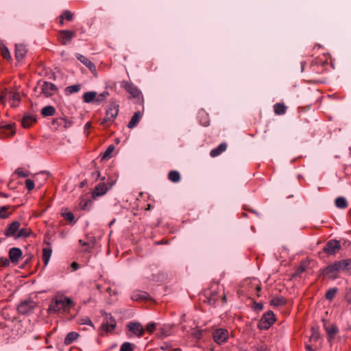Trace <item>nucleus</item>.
Masks as SVG:
<instances>
[{
	"mask_svg": "<svg viewBox=\"0 0 351 351\" xmlns=\"http://www.w3.org/2000/svg\"><path fill=\"white\" fill-rule=\"evenodd\" d=\"M75 306L71 298L67 297L62 292L58 291L50 300L47 312L49 314H67Z\"/></svg>",
	"mask_w": 351,
	"mask_h": 351,
	"instance_id": "nucleus-1",
	"label": "nucleus"
},
{
	"mask_svg": "<svg viewBox=\"0 0 351 351\" xmlns=\"http://www.w3.org/2000/svg\"><path fill=\"white\" fill-rule=\"evenodd\" d=\"M275 315L273 311H268L266 312L259 320L258 328L260 330H267L275 322Z\"/></svg>",
	"mask_w": 351,
	"mask_h": 351,
	"instance_id": "nucleus-2",
	"label": "nucleus"
},
{
	"mask_svg": "<svg viewBox=\"0 0 351 351\" xmlns=\"http://www.w3.org/2000/svg\"><path fill=\"white\" fill-rule=\"evenodd\" d=\"M340 248L341 245L339 241L336 239H332L326 243L323 250L328 255H335Z\"/></svg>",
	"mask_w": 351,
	"mask_h": 351,
	"instance_id": "nucleus-3",
	"label": "nucleus"
},
{
	"mask_svg": "<svg viewBox=\"0 0 351 351\" xmlns=\"http://www.w3.org/2000/svg\"><path fill=\"white\" fill-rule=\"evenodd\" d=\"M36 307V303L32 300H24L18 306V312L21 314H28Z\"/></svg>",
	"mask_w": 351,
	"mask_h": 351,
	"instance_id": "nucleus-4",
	"label": "nucleus"
},
{
	"mask_svg": "<svg viewBox=\"0 0 351 351\" xmlns=\"http://www.w3.org/2000/svg\"><path fill=\"white\" fill-rule=\"evenodd\" d=\"M228 337V332L227 330L223 328L216 329L213 334V339L217 344H222L224 343L227 340Z\"/></svg>",
	"mask_w": 351,
	"mask_h": 351,
	"instance_id": "nucleus-5",
	"label": "nucleus"
},
{
	"mask_svg": "<svg viewBox=\"0 0 351 351\" xmlns=\"http://www.w3.org/2000/svg\"><path fill=\"white\" fill-rule=\"evenodd\" d=\"M21 227V223L18 221H14L4 230V234L7 237H14L16 239V235L18 233L19 228Z\"/></svg>",
	"mask_w": 351,
	"mask_h": 351,
	"instance_id": "nucleus-6",
	"label": "nucleus"
},
{
	"mask_svg": "<svg viewBox=\"0 0 351 351\" xmlns=\"http://www.w3.org/2000/svg\"><path fill=\"white\" fill-rule=\"evenodd\" d=\"M127 328L132 334L136 337H140L144 333V328L139 322H130L127 325Z\"/></svg>",
	"mask_w": 351,
	"mask_h": 351,
	"instance_id": "nucleus-7",
	"label": "nucleus"
},
{
	"mask_svg": "<svg viewBox=\"0 0 351 351\" xmlns=\"http://www.w3.org/2000/svg\"><path fill=\"white\" fill-rule=\"evenodd\" d=\"M121 87L123 88L132 97H138L141 95V91L132 82L123 81L121 82Z\"/></svg>",
	"mask_w": 351,
	"mask_h": 351,
	"instance_id": "nucleus-8",
	"label": "nucleus"
},
{
	"mask_svg": "<svg viewBox=\"0 0 351 351\" xmlns=\"http://www.w3.org/2000/svg\"><path fill=\"white\" fill-rule=\"evenodd\" d=\"M42 93L46 97H50L55 94L57 91V86L53 83L44 82L41 86Z\"/></svg>",
	"mask_w": 351,
	"mask_h": 351,
	"instance_id": "nucleus-9",
	"label": "nucleus"
},
{
	"mask_svg": "<svg viewBox=\"0 0 351 351\" xmlns=\"http://www.w3.org/2000/svg\"><path fill=\"white\" fill-rule=\"evenodd\" d=\"M324 322V328L326 331L328 338L329 341H331L335 338L336 335L339 332V328L336 324H328L323 320Z\"/></svg>",
	"mask_w": 351,
	"mask_h": 351,
	"instance_id": "nucleus-10",
	"label": "nucleus"
},
{
	"mask_svg": "<svg viewBox=\"0 0 351 351\" xmlns=\"http://www.w3.org/2000/svg\"><path fill=\"white\" fill-rule=\"evenodd\" d=\"M9 258L14 265H16L23 255L21 250L19 247H12L9 250Z\"/></svg>",
	"mask_w": 351,
	"mask_h": 351,
	"instance_id": "nucleus-11",
	"label": "nucleus"
},
{
	"mask_svg": "<svg viewBox=\"0 0 351 351\" xmlns=\"http://www.w3.org/2000/svg\"><path fill=\"white\" fill-rule=\"evenodd\" d=\"M75 36V32L69 30H62L60 32L59 38L62 45H66L71 43L72 38Z\"/></svg>",
	"mask_w": 351,
	"mask_h": 351,
	"instance_id": "nucleus-12",
	"label": "nucleus"
},
{
	"mask_svg": "<svg viewBox=\"0 0 351 351\" xmlns=\"http://www.w3.org/2000/svg\"><path fill=\"white\" fill-rule=\"evenodd\" d=\"M95 242V239L93 237L87 238L86 241L83 239L79 241L80 244L83 247L82 250L84 252H90L94 247Z\"/></svg>",
	"mask_w": 351,
	"mask_h": 351,
	"instance_id": "nucleus-13",
	"label": "nucleus"
},
{
	"mask_svg": "<svg viewBox=\"0 0 351 351\" xmlns=\"http://www.w3.org/2000/svg\"><path fill=\"white\" fill-rule=\"evenodd\" d=\"M75 56L77 59L86 66H87L92 73L96 72L95 65L88 58L80 53H77Z\"/></svg>",
	"mask_w": 351,
	"mask_h": 351,
	"instance_id": "nucleus-14",
	"label": "nucleus"
},
{
	"mask_svg": "<svg viewBox=\"0 0 351 351\" xmlns=\"http://www.w3.org/2000/svg\"><path fill=\"white\" fill-rule=\"evenodd\" d=\"M155 330H157V335L160 338L166 337L171 334V326L168 325H164V326H160L158 328L155 324Z\"/></svg>",
	"mask_w": 351,
	"mask_h": 351,
	"instance_id": "nucleus-15",
	"label": "nucleus"
},
{
	"mask_svg": "<svg viewBox=\"0 0 351 351\" xmlns=\"http://www.w3.org/2000/svg\"><path fill=\"white\" fill-rule=\"evenodd\" d=\"M108 190V187L104 182L99 183L93 191V197L94 198L100 197L106 193Z\"/></svg>",
	"mask_w": 351,
	"mask_h": 351,
	"instance_id": "nucleus-16",
	"label": "nucleus"
},
{
	"mask_svg": "<svg viewBox=\"0 0 351 351\" xmlns=\"http://www.w3.org/2000/svg\"><path fill=\"white\" fill-rule=\"evenodd\" d=\"M341 270V264L339 261H337L333 264L328 265L323 269L324 275H330L335 274Z\"/></svg>",
	"mask_w": 351,
	"mask_h": 351,
	"instance_id": "nucleus-17",
	"label": "nucleus"
},
{
	"mask_svg": "<svg viewBox=\"0 0 351 351\" xmlns=\"http://www.w3.org/2000/svg\"><path fill=\"white\" fill-rule=\"evenodd\" d=\"M26 52L27 50L24 45L21 44L15 45V57L17 60H22L25 57Z\"/></svg>",
	"mask_w": 351,
	"mask_h": 351,
	"instance_id": "nucleus-18",
	"label": "nucleus"
},
{
	"mask_svg": "<svg viewBox=\"0 0 351 351\" xmlns=\"http://www.w3.org/2000/svg\"><path fill=\"white\" fill-rule=\"evenodd\" d=\"M142 117V114L141 111L138 110L136 111L133 116L132 117L130 121H129L128 124V127L130 129H132L135 128L138 123H139Z\"/></svg>",
	"mask_w": 351,
	"mask_h": 351,
	"instance_id": "nucleus-19",
	"label": "nucleus"
},
{
	"mask_svg": "<svg viewBox=\"0 0 351 351\" xmlns=\"http://www.w3.org/2000/svg\"><path fill=\"white\" fill-rule=\"evenodd\" d=\"M36 121V117L33 114L25 115L21 121V124L24 128H29L32 123Z\"/></svg>",
	"mask_w": 351,
	"mask_h": 351,
	"instance_id": "nucleus-20",
	"label": "nucleus"
},
{
	"mask_svg": "<svg viewBox=\"0 0 351 351\" xmlns=\"http://www.w3.org/2000/svg\"><path fill=\"white\" fill-rule=\"evenodd\" d=\"M106 112H107V115L110 114L111 118H116L119 112V106L115 103H111Z\"/></svg>",
	"mask_w": 351,
	"mask_h": 351,
	"instance_id": "nucleus-21",
	"label": "nucleus"
},
{
	"mask_svg": "<svg viewBox=\"0 0 351 351\" xmlns=\"http://www.w3.org/2000/svg\"><path fill=\"white\" fill-rule=\"evenodd\" d=\"M227 148V145L225 143L219 144L216 148L213 149L210 152L211 157H216L224 152Z\"/></svg>",
	"mask_w": 351,
	"mask_h": 351,
	"instance_id": "nucleus-22",
	"label": "nucleus"
},
{
	"mask_svg": "<svg viewBox=\"0 0 351 351\" xmlns=\"http://www.w3.org/2000/svg\"><path fill=\"white\" fill-rule=\"evenodd\" d=\"M31 234V230L27 228H19L16 239H25L28 237Z\"/></svg>",
	"mask_w": 351,
	"mask_h": 351,
	"instance_id": "nucleus-23",
	"label": "nucleus"
},
{
	"mask_svg": "<svg viewBox=\"0 0 351 351\" xmlns=\"http://www.w3.org/2000/svg\"><path fill=\"white\" fill-rule=\"evenodd\" d=\"M270 303L274 306H281L285 304L286 300L282 296H276L271 300Z\"/></svg>",
	"mask_w": 351,
	"mask_h": 351,
	"instance_id": "nucleus-24",
	"label": "nucleus"
},
{
	"mask_svg": "<svg viewBox=\"0 0 351 351\" xmlns=\"http://www.w3.org/2000/svg\"><path fill=\"white\" fill-rule=\"evenodd\" d=\"M96 96L97 93L95 91L86 92L83 95V100L85 103H91L93 101H95Z\"/></svg>",
	"mask_w": 351,
	"mask_h": 351,
	"instance_id": "nucleus-25",
	"label": "nucleus"
},
{
	"mask_svg": "<svg viewBox=\"0 0 351 351\" xmlns=\"http://www.w3.org/2000/svg\"><path fill=\"white\" fill-rule=\"evenodd\" d=\"M78 334L75 332H69L66 337L64 338V344L66 345H69L71 343H72L77 337H78Z\"/></svg>",
	"mask_w": 351,
	"mask_h": 351,
	"instance_id": "nucleus-26",
	"label": "nucleus"
},
{
	"mask_svg": "<svg viewBox=\"0 0 351 351\" xmlns=\"http://www.w3.org/2000/svg\"><path fill=\"white\" fill-rule=\"evenodd\" d=\"M55 112L56 109L52 106H45L41 110V114L44 117L53 116L55 114Z\"/></svg>",
	"mask_w": 351,
	"mask_h": 351,
	"instance_id": "nucleus-27",
	"label": "nucleus"
},
{
	"mask_svg": "<svg viewBox=\"0 0 351 351\" xmlns=\"http://www.w3.org/2000/svg\"><path fill=\"white\" fill-rule=\"evenodd\" d=\"M338 291L339 289L337 287L330 288L326 293V299L329 301H332L336 296Z\"/></svg>",
	"mask_w": 351,
	"mask_h": 351,
	"instance_id": "nucleus-28",
	"label": "nucleus"
},
{
	"mask_svg": "<svg viewBox=\"0 0 351 351\" xmlns=\"http://www.w3.org/2000/svg\"><path fill=\"white\" fill-rule=\"evenodd\" d=\"M168 178L172 182L176 183L180 180V174L178 171L173 170L169 173Z\"/></svg>",
	"mask_w": 351,
	"mask_h": 351,
	"instance_id": "nucleus-29",
	"label": "nucleus"
},
{
	"mask_svg": "<svg viewBox=\"0 0 351 351\" xmlns=\"http://www.w3.org/2000/svg\"><path fill=\"white\" fill-rule=\"evenodd\" d=\"M335 206L341 209H344L348 206V202L345 197H338L335 199Z\"/></svg>",
	"mask_w": 351,
	"mask_h": 351,
	"instance_id": "nucleus-30",
	"label": "nucleus"
},
{
	"mask_svg": "<svg viewBox=\"0 0 351 351\" xmlns=\"http://www.w3.org/2000/svg\"><path fill=\"white\" fill-rule=\"evenodd\" d=\"M52 250L50 248H44L43 250V260L45 265H47L50 260Z\"/></svg>",
	"mask_w": 351,
	"mask_h": 351,
	"instance_id": "nucleus-31",
	"label": "nucleus"
},
{
	"mask_svg": "<svg viewBox=\"0 0 351 351\" xmlns=\"http://www.w3.org/2000/svg\"><path fill=\"white\" fill-rule=\"evenodd\" d=\"M81 88L80 84H74L72 86H69L65 88V92L68 95L73 94L77 93Z\"/></svg>",
	"mask_w": 351,
	"mask_h": 351,
	"instance_id": "nucleus-32",
	"label": "nucleus"
},
{
	"mask_svg": "<svg viewBox=\"0 0 351 351\" xmlns=\"http://www.w3.org/2000/svg\"><path fill=\"white\" fill-rule=\"evenodd\" d=\"M10 208V206H4L0 207V218L6 219L10 217L11 215V213L8 210Z\"/></svg>",
	"mask_w": 351,
	"mask_h": 351,
	"instance_id": "nucleus-33",
	"label": "nucleus"
},
{
	"mask_svg": "<svg viewBox=\"0 0 351 351\" xmlns=\"http://www.w3.org/2000/svg\"><path fill=\"white\" fill-rule=\"evenodd\" d=\"M274 112L277 114H283L286 112V107L283 104L277 103L274 105Z\"/></svg>",
	"mask_w": 351,
	"mask_h": 351,
	"instance_id": "nucleus-34",
	"label": "nucleus"
},
{
	"mask_svg": "<svg viewBox=\"0 0 351 351\" xmlns=\"http://www.w3.org/2000/svg\"><path fill=\"white\" fill-rule=\"evenodd\" d=\"M341 264V270H347L350 271L351 270V259H346L339 261Z\"/></svg>",
	"mask_w": 351,
	"mask_h": 351,
	"instance_id": "nucleus-35",
	"label": "nucleus"
},
{
	"mask_svg": "<svg viewBox=\"0 0 351 351\" xmlns=\"http://www.w3.org/2000/svg\"><path fill=\"white\" fill-rule=\"evenodd\" d=\"M114 147L112 145H110L108 147L105 152L102 155V160L108 159L110 158L112 152L114 151Z\"/></svg>",
	"mask_w": 351,
	"mask_h": 351,
	"instance_id": "nucleus-36",
	"label": "nucleus"
},
{
	"mask_svg": "<svg viewBox=\"0 0 351 351\" xmlns=\"http://www.w3.org/2000/svg\"><path fill=\"white\" fill-rule=\"evenodd\" d=\"M1 56L3 57V58L6 60H10L11 56L10 53V51L5 45H1Z\"/></svg>",
	"mask_w": 351,
	"mask_h": 351,
	"instance_id": "nucleus-37",
	"label": "nucleus"
},
{
	"mask_svg": "<svg viewBox=\"0 0 351 351\" xmlns=\"http://www.w3.org/2000/svg\"><path fill=\"white\" fill-rule=\"evenodd\" d=\"M312 334L310 337L309 341L311 342H316L319 339V333L315 328H311Z\"/></svg>",
	"mask_w": 351,
	"mask_h": 351,
	"instance_id": "nucleus-38",
	"label": "nucleus"
},
{
	"mask_svg": "<svg viewBox=\"0 0 351 351\" xmlns=\"http://www.w3.org/2000/svg\"><path fill=\"white\" fill-rule=\"evenodd\" d=\"M62 216L70 223H75L74 215L71 212H64L62 213Z\"/></svg>",
	"mask_w": 351,
	"mask_h": 351,
	"instance_id": "nucleus-39",
	"label": "nucleus"
},
{
	"mask_svg": "<svg viewBox=\"0 0 351 351\" xmlns=\"http://www.w3.org/2000/svg\"><path fill=\"white\" fill-rule=\"evenodd\" d=\"M134 346L130 342H124L121 348L120 351H133Z\"/></svg>",
	"mask_w": 351,
	"mask_h": 351,
	"instance_id": "nucleus-40",
	"label": "nucleus"
},
{
	"mask_svg": "<svg viewBox=\"0 0 351 351\" xmlns=\"http://www.w3.org/2000/svg\"><path fill=\"white\" fill-rule=\"evenodd\" d=\"M109 93L107 91H104L97 96L95 97V102L97 104H100L101 102L104 101L106 97L108 96Z\"/></svg>",
	"mask_w": 351,
	"mask_h": 351,
	"instance_id": "nucleus-41",
	"label": "nucleus"
},
{
	"mask_svg": "<svg viewBox=\"0 0 351 351\" xmlns=\"http://www.w3.org/2000/svg\"><path fill=\"white\" fill-rule=\"evenodd\" d=\"M78 323L82 325H89L93 327V324L88 317L84 316L78 319Z\"/></svg>",
	"mask_w": 351,
	"mask_h": 351,
	"instance_id": "nucleus-42",
	"label": "nucleus"
},
{
	"mask_svg": "<svg viewBox=\"0 0 351 351\" xmlns=\"http://www.w3.org/2000/svg\"><path fill=\"white\" fill-rule=\"evenodd\" d=\"M8 97L14 102H18L20 100V95L19 93L8 92Z\"/></svg>",
	"mask_w": 351,
	"mask_h": 351,
	"instance_id": "nucleus-43",
	"label": "nucleus"
},
{
	"mask_svg": "<svg viewBox=\"0 0 351 351\" xmlns=\"http://www.w3.org/2000/svg\"><path fill=\"white\" fill-rule=\"evenodd\" d=\"M61 18L66 19L67 21H71L73 20V15L69 10H65L61 15Z\"/></svg>",
	"mask_w": 351,
	"mask_h": 351,
	"instance_id": "nucleus-44",
	"label": "nucleus"
},
{
	"mask_svg": "<svg viewBox=\"0 0 351 351\" xmlns=\"http://www.w3.org/2000/svg\"><path fill=\"white\" fill-rule=\"evenodd\" d=\"M15 173L21 178H26L29 176V172L25 171L21 168H18L15 170Z\"/></svg>",
	"mask_w": 351,
	"mask_h": 351,
	"instance_id": "nucleus-45",
	"label": "nucleus"
},
{
	"mask_svg": "<svg viewBox=\"0 0 351 351\" xmlns=\"http://www.w3.org/2000/svg\"><path fill=\"white\" fill-rule=\"evenodd\" d=\"M116 327V323L114 319H110V323H107L106 330L108 332L112 331Z\"/></svg>",
	"mask_w": 351,
	"mask_h": 351,
	"instance_id": "nucleus-46",
	"label": "nucleus"
},
{
	"mask_svg": "<svg viewBox=\"0 0 351 351\" xmlns=\"http://www.w3.org/2000/svg\"><path fill=\"white\" fill-rule=\"evenodd\" d=\"M25 186L28 191H32L34 188V182L30 179H27L25 180Z\"/></svg>",
	"mask_w": 351,
	"mask_h": 351,
	"instance_id": "nucleus-47",
	"label": "nucleus"
},
{
	"mask_svg": "<svg viewBox=\"0 0 351 351\" xmlns=\"http://www.w3.org/2000/svg\"><path fill=\"white\" fill-rule=\"evenodd\" d=\"M10 258L8 259L7 258H0V263L3 267H8L10 265Z\"/></svg>",
	"mask_w": 351,
	"mask_h": 351,
	"instance_id": "nucleus-48",
	"label": "nucleus"
},
{
	"mask_svg": "<svg viewBox=\"0 0 351 351\" xmlns=\"http://www.w3.org/2000/svg\"><path fill=\"white\" fill-rule=\"evenodd\" d=\"M90 204V201L88 199H83L80 202V206L82 209H86L87 206Z\"/></svg>",
	"mask_w": 351,
	"mask_h": 351,
	"instance_id": "nucleus-49",
	"label": "nucleus"
},
{
	"mask_svg": "<svg viewBox=\"0 0 351 351\" xmlns=\"http://www.w3.org/2000/svg\"><path fill=\"white\" fill-rule=\"evenodd\" d=\"M346 300L349 304H351V287L346 292Z\"/></svg>",
	"mask_w": 351,
	"mask_h": 351,
	"instance_id": "nucleus-50",
	"label": "nucleus"
},
{
	"mask_svg": "<svg viewBox=\"0 0 351 351\" xmlns=\"http://www.w3.org/2000/svg\"><path fill=\"white\" fill-rule=\"evenodd\" d=\"M109 123H112L110 119L108 118V117L105 116V117L102 119L100 124L102 125H105Z\"/></svg>",
	"mask_w": 351,
	"mask_h": 351,
	"instance_id": "nucleus-51",
	"label": "nucleus"
},
{
	"mask_svg": "<svg viewBox=\"0 0 351 351\" xmlns=\"http://www.w3.org/2000/svg\"><path fill=\"white\" fill-rule=\"evenodd\" d=\"M146 329L152 333L154 331V322H150L147 325Z\"/></svg>",
	"mask_w": 351,
	"mask_h": 351,
	"instance_id": "nucleus-52",
	"label": "nucleus"
},
{
	"mask_svg": "<svg viewBox=\"0 0 351 351\" xmlns=\"http://www.w3.org/2000/svg\"><path fill=\"white\" fill-rule=\"evenodd\" d=\"M256 351H267V349L266 346L261 345L256 348Z\"/></svg>",
	"mask_w": 351,
	"mask_h": 351,
	"instance_id": "nucleus-53",
	"label": "nucleus"
},
{
	"mask_svg": "<svg viewBox=\"0 0 351 351\" xmlns=\"http://www.w3.org/2000/svg\"><path fill=\"white\" fill-rule=\"evenodd\" d=\"M6 97H8V93H5L1 96H0V104H3Z\"/></svg>",
	"mask_w": 351,
	"mask_h": 351,
	"instance_id": "nucleus-54",
	"label": "nucleus"
},
{
	"mask_svg": "<svg viewBox=\"0 0 351 351\" xmlns=\"http://www.w3.org/2000/svg\"><path fill=\"white\" fill-rule=\"evenodd\" d=\"M71 267L73 268V269L74 271H75V270H77V269H79L80 265H79V264H78L77 263H76V262H73V263H72V264H71Z\"/></svg>",
	"mask_w": 351,
	"mask_h": 351,
	"instance_id": "nucleus-55",
	"label": "nucleus"
},
{
	"mask_svg": "<svg viewBox=\"0 0 351 351\" xmlns=\"http://www.w3.org/2000/svg\"><path fill=\"white\" fill-rule=\"evenodd\" d=\"M263 308V305L261 303H255V309L260 311L262 310Z\"/></svg>",
	"mask_w": 351,
	"mask_h": 351,
	"instance_id": "nucleus-56",
	"label": "nucleus"
},
{
	"mask_svg": "<svg viewBox=\"0 0 351 351\" xmlns=\"http://www.w3.org/2000/svg\"><path fill=\"white\" fill-rule=\"evenodd\" d=\"M305 348L307 351H315V349L310 345H306Z\"/></svg>",
	"mask_w": 351,
	"mask_h": 351,
	"instance_id": "nucleus-57",
	"label": "nucleus"
},
{
	"mask_svg": "<svg viewBox=\"0 0 351 351\" xmlns=\"http://www.w3.org/2000/svg\"><path fill=\"white\" fill-rule=\"evenodd\" d=\"M0 197H8V195H6V194H5V193H4L1 192V193H0Z\"/></svg>",
	"mask_w": 351,
	"mask_h": 351,
	"instance_id": "nucleus-58",
	"label": "nucleus"
},
{
	"mask_svg": "<svg viewBox=\"0 0 351 351\" xmlns=\"http://www.w3.org/2000/svg\"><path fill=\"white\" fill-rule=\"evenodd\" d=\"M106 117H108V118L110 119V121H111L112 122V121H114V119H115V118H111L110 114H109V115H107V112H106Z\"/></svg>",
	"mask_w": 351,
	"mask_h": 351,
	"instance_id": "nucleus-59",
	"label": "nucleus"
},
{
	"mask_svg": "<svg viewBox=\"0 0 351 351\" xmlns=\"http://www.w3.org/2000/svg\"><path fill=\"white\" fill-rule=\"evenodd\" d=\"M204 126H208L209 125V122L206 121L205 122L202 123Z\"/></svg>",
	"mask_w": 351,
	"mask_h": 351,
	"instance_id": "nucleus-60",
	"label": "nucleus"
},
{
	"mask_svg": "<svg viewBox=\"0 0 351 351\" xmlns=\"http://www.w3.org/2000/svg\"><path fill=\"white\" fill-rule=\"evenodd\" d=\"M144 275L147 276V277L149 276V274L147 272L146 270H145V271H144Z\"/></svg>",
	"mask_w": 351,
	"mask_h": 351,
	"instance_id": "nucleus-61",
	"label": "nucleus"
},
{
	"mask_svg": "<svg viewBox=\"0 0 351 351\" xmlns=\"http://www.w3.org/2000/svg\"><path fill=\"white\" fill-rule=\"evenodd\" d=\"M162 241L155 242V244H157V245H160V244H162Z\"/></svg>",
	"mask_w": 351,
	"mask_h": 351,
	"instance_id": "nucleus-62",
	"label": "nucleus"
},
{
	"mask_svg": "<svg viewBox=\"0 0 351 351\" xmlns=\"http://www.w3.org/2000/svg\"><path fill=\"white\" fill-rule=\"evenodd\" d=\"M256 289H257V291H261V287H260L259 286H258V287H256Z\"/></svg>",
	"mask_w": 351,
	"mask_h": 351,
	"instance_id": "nucleus-63",
	"label": "nucleus"
},
{
	"mask_svg": "<svg viewBox=\"0 0 351 351\" xmlns=\"http://www.w3.org/2000/svg\"><path fill=\"white\" fill-rule=\"evenodd\" d=\"M89 126H90V123H87L86 124V127H89Z\"/></svg>",
	"mask_w": 351,
	"mask_h": 351,
	"instance_id": "nucleus-64",
	"label": "nucleus"
}]
</instances>
